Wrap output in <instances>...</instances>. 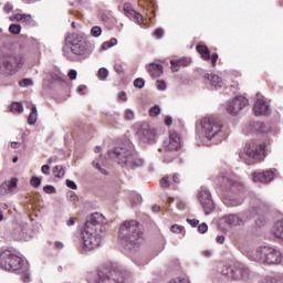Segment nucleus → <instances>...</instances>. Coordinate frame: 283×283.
Here are the masks:
<instances>
[{
	"instance_id": "58836bf2",
	"label": "nucleus",
	"mask_w": 283,
	"mask_h": 283,
	"mask_svg": "<svg viewBox=\"0 0 283 283\" xmlns=\"http://www.w3.org/2000/svg\"><path fill=\"white\" fill-rule=\"evenodd\" d=\"M44 193H56V188L54 186L46 185L43 187Z\"/></svg>"
},
{
	"instance_id": "b1692460",
	"label": "nucleus",
	"mask_w": 283,
	"mask_h": 283,
	"mask_svg": "<svg viewBox=\"0 0 283 283\" xmlns=\"http://www.w3.org/2000/svg\"><path fill=\"white\" fill-rule=\"evenodd\" d=\"M272 231L275 238L283 240V219L275 222Z\"/></svg>"
},
{
	"instance_id": "7ed1b4c3",
	"label": "nucleus",
	"mask_w": 283,
	"mask_h": 283,
	"mask_svg": "<svg viewBox=\"0 0 283 283\" xmlns=\"http://www.w3.org/2000/svg\"><path fill=\"white\" fill-rule=\"evenodd\" d=\"M201 132L205 138L211 140L214 145L227 139V132L224 130L222 123L211 117H205L201 120Z\"/></svg>"
},
{
	"instance_id": "a211bd4d",
	"label": "nucleus",
	"mask_w": 283,
	"mask_h": 283,
	"mask_svg": "<svg viewBox=\"0 0 283 283\" xmlns=\"http://www.w3.org/2000/svg\"><path fill=\"white\" fill-rule=\"evenodd\" d=\"M124 13L126 14V17H128V19H133V21H135V23H137L138 25H143V14L136 12L130 3L124 4Z\"/></svg>"
},
{
	"instance_id": "412c9836",
	"label": "nucleus",
	"mask_w": 283,
	"mask_h": 283,
	"mask_svg": "<svg viewBox=\"0 0 283 283\" xmlns=\"http://www.w3.org/2000/svg\"><path fill=\"white\" fill-rule=\"evenodd\" d=\"M206 78L209 81L211 87H214V90H221V87L224 85L222 77L217 74H207Z\"/></svg>"
},
{
	"instance_id": "6e6552de",
	"label": "nucleus",
	"mask_w": 283,
	"mask_h": 283,
	"mask_svg": "<svg viewBox=\"0 0 283 283\" xmlns=\"http://www.w3.org/2000/svg\"><path fill=\"white\" fill-rule=\"evenodd\" d=\"M254 260L262 264H280L282 252L271 247H263L256 251Z\"/></svg>"
},
{
	"instance_id": "ddd939ff",
	"label": "nucleus",
	"mask_w": 283,
	"mask_h": 283,
	"mask_svg": "<svg viewBox=\"0 0 283 283\" xmlns=\"http://www.w3.org/2000/svg\"><path fill=\"white\" fill-rule=\"evenodd\" d=\"M249 212H243L239 214H228L224 217V222L229 227H242L247 220H249Z\"/></svg>"
},
{
	"instance_id": "f03ea898",
	"label": "nucleus",
	"mask_w": 283,
	"mask_h": 283,
	"mask_svg": "<svg viewBox=\"0 0 283 283\" xmlns=\"http://www.w3.org/2000/svg\"><path fill=\"white\" fill-rule=\"evenodd\" d=\"M111 158H116V161L120 167L125 169H136L143 167V159L138 158V155L134 151V146L130 142H125L119 146H116L114 150L108 153Z\"/></svg>"
},
{
	"instance_id": "f3484780",
	"label": "nucleus",
	"mask_w": 283,
	"mask_h": 283,
	"mask_svg": "<svg viewBox=\"0 0 283 283\" xmlns=\"http://www.w3.org/2000/svg\"><path fill=\"white\" fill-rule=\"evenodd\" d=\"M217 185H220L223 189H235L240 187V182H238V180L224 175H220L217 178Z\"/></svg>"
},
{
	"instance_id": "bf43d9fd",
	"label": "nucleus",
	"mask_w": 283,
	"mask_h": 283,
	"mask_svg": "<svg viewBox=\"0 0 283 283\" xmlns=\"http://www.w3.org/2000/svg\"><path fill=\"white\" fill-rule=\"evenodd\" d=\"M85 90H87V86H86V85H80V86L77 87V92H78L80 94H83V92H85Z\"/></svg>"
},
{
	"instance_id": "774afa93",
	"label": "nucleus",
	"mask_w": 283,
	"mask_h": 283,
	"mask_svg": "<svg viewBox=\"0 0 283 283\" xmlns=\"http://www.w3.org/2000/svg\"><path fill=\"white\" fill-rule=\"evenodd\" d=\"M55 247H56V249H63V243H61V242H55Z\"/></svg>"
},
{
	"instance_id": "79ce46f5",
	"label": "nucleus",
	"mask_w": 283,
	"mask_h": 283,
	"mask_svg": "<svg viewBox=\"0 0 283 283\" xmlns=\"http://www.w3.org/2000/svg\"><path fill=\"white\" fill-rule=\"evenodd\" d=\"M209 227L207 226V223H201L198 226V231L199 233H207Z\"/></svg>"
},
{
	"instance_id": "0eeeda50",
	"label": "nucleus",
	"mask_w": 283,
	"mask_h": 283,
	"mask_svg": "<svg viewBox=\"0 0 283 283\" xmlns=\"http://www.w3.org/2000/svg\"><path fill=\"white\" fill-rule=\"evenodd\" d=\"M66 48H64V56L66 59H70V61H74V54L75 56H83L86 52L85 42L78 40V35L71 34L66 38Z\"/></svg>"
},
{
	"instance_id": "f704fd0d",
	"label": "nucleus",
	"mask_w": 283,
	"mask_h": 283,
	"mask_svg": "<svg viewBox=\"0 0 283 283\" xmlns=\"http://www.w3.org/2000/svg\"><path fill=\"white\" fill-rule=\"evenodd\" d=\"M242 199H235V198H232L229 200V207H240V205H242Z\"/></svg>"
},
{
	"instance_id": "a878e982",
	"label": "nucleus",
	"mask_w": 283,
	"mask_h": 283,
	"mask_svg": "<svg viewBox=\"0 0 283 283\" xmlns=\"http://www.w3.org/2000/svg\"><path fill=\"white\" fill-rule=\"evenodd\" d=\"M12 114H21L23 112V105L19 102H13L10 106Z\"/></svg>"
},
{
	"instance_id": "c03bdc74",
	"label": "nucleus",
	"mask_w": 283,
	"mask_h": 283,
	"mask_svg": "<svg viewBox=\"0 0 283 283\" xmlns=\"http://www.w3.org/2000/svg\"><path fill=\"white\" fill-rule=\"evenodd\" d=\"M67 76L71 81H76V76H78V73L76 72V70H71Z\"/></svg>"
},
{
	"instance_id": "e2e57ef3",
	"label": "nucleus",
	"mask_w": 283,
	"mask_h": 283,
	"mask_svg": "<svg viewBox=\"0 0 283 283\" xmlns=\"http://www.w3.org/2000/svg\"><path fill=\"white\" fill-rule=\"evenodd\" d=\"M22 281H23L24 283L30 282V274L25 273L24 275H22Z\"/></svg>"
},
{
	"instance_id": "de8ad7c7",
	"label": "nucleus",
	"mask_w": 283,
	"mask_h": 283,
	"mask_svg": "<svg viewBox=\"0 0 283 283\" xmlns=\"http://www.w3.org/2000/svg\"><path fill=\"white\" fill-rule=\"evenodd\" d=\"M41 171L44 176H50V165H43Z\"/></svg>"
},
{
	"instance_id": "3c124183",
	"label": "nucleus",
	"mask_w": 283,
	"mask_h": 283,
	"mask_svg": "<svg viewBox=\"0 0 283 283\" xmlns=\"http://www.w3.org/2000/svg\"><path fill=\"white\" fill-rule=\"evenodd\" d=\"M126 118L127 120H134V113L132 109H126Z\"/></svg>"
},
{
	"instance_id": "69168bd1",
	"label": "nucleus",
	"mask_w": 283,
	"mask_h": 283,
	"mask_svg": "<svg viewBox=\"0 0 283 283\" xmlns=\"http://www.w3.org/2000/svg\"><path fill=\"white\" fill-rule=\"evenodd\" d=\"M172 180L178 185V182H180V177L178 175H174Z\"/></svg>"
},
{
	"instance_id": "2f4dec72",
	"label": "nucleus",
	"mask_w": 283,
	"mask_h": 283,
	"mask_svg": "<svg viewBox=\"0 0 283 283\" xmlns=\"http://www.w3.org/2000/svg\"><path fill=\"white\" fill-rule=\"evenodd\" d=\"M160 115V106L155 105L149 109V116H151L153 118H156V116Z\"/></svg>"
},
{
	"instance_id": "393cba45",
	"label": "nucleus",
	"mask_w": 283,
	"mask_h": 283,
	"mask_svg": "<svg viewBox=\"0 0 283 283\" xmlns=\"http://www.w3.org/2000/svg\"><path fill=\"white\" fill-rule=\"evenodd\" d=\"M38 116H39V112L36 111V106L33 105L31 107V113H30V115L28 117V124L29 125H34L36 123Z\"/></svg>"
},
{
	"instance_id": "39448f33",
	"label": "nucleus",
	"mask_w": 283,
	"mask_h": 283,
	"mask_svg": "<svg viewBox=\"0 0 283 283\" xmlns=\"http://www.w3.org/2000/svg\"><path fill=\"white\" fill-rule=\"evenodd\" d=\"M23 67V57L12 54H2L0 57V70L7 76H14Z\"/></svg>"
},
{
	"instance_id": "2eb2a0df",
	"label": "nucleus",
	"mask_w": 283,
	"mask_h": 283,
	"mask_svg": "<svg viewBox=\"0 0 283 283\" xmlns=\"http://www.w3.org/2000/svg\"><path fill=\"white\" fill-rule=\"evenodd\" d=\"M165 149L168 151H176L180 149V136L176 132H171L167 140L164 142Z\"/></svg>"
},
{
	"instance_id": "bb28decb",
	"label": "nucleus",
	"mask_w": 283,
	"mask_h": 283,
	"mask_svg": "<svg viewBox=\"0 0 283 283\" xmlns=\"http://www.w3.org/2000/svg\"><path fill=\"white\" fill-rule=\"evenodd\" d=\"M114 45H118V40L113 38L109 41H106L102 44V50H109V48H114Z\"/></svg>"
},
{
	"instance_id": "4d7b16f0",
	"label": "nucleus",
	"mask_w": 283,
	"mask_h": 283,
	"mask_svg": "<svg viewBox=\"0 0 283 283\" xmlns=\"http://www.w3.org/2000/svg\"><path fill=\"white\" fill-rule=\"evenodd\" d=\"M4 12H12V10H13V7H12V4L11 3H7L6 6H4Z\"/></svg>"
},
{
	"instance_id": "8fccbe9b",
	"label": "nucleus",
	"mask_w": 283,
	"mask_h": 283,
	"mask_svg": "<svg viewBox=\"0 0 283 283\" xmlns=\"http://www.w3.org/2000/svg\"><path fill=\"white\" fill-rule=\"evenodd\" d=\"M154 34L156 39H163V34H165V31L163 29H157Z\"/></svg>"
},
{
	"instance_id": "4be33fe9",
	"label": "nucleus",
	"mask_w": 283,
	"mask_h": 283,
	"mask_svg": "<svg viewBox=\"0 0 283 283\" xmlns=\"http://www.w3.org/2000/svg\"><path fill=\"white\" fill-rule=\"evenodd\" d=\"M190 63H191V59L189 57H184L177 61L176 60L170 61L171 70L174 72H178L180 67H187V65H189Z\"/></svg>"
},
{
	"instance_id": "473e14b6",
	"label": "nucleus",
	"mask_w": 283,
	"mask_h": 283,
	"mask_svg": "<svg viewBox=\"0 0 283 283\" xmlns=\"http://www.w3.org/2000/svg\"><path fill=\"white\" fill-rule=\"evenodd\" d=\"M91 34L96 39L103 34V29H101V27H93L91 29Z\"/></svg>"
},
{
	"instance_id": "c756f323",
	"label": "nucleus",
	"mask_w": 283,
	"mask_h": 283,
	"mask_svg": "<svg viewBox=\"0 0 283 283\" xmlns=\"http://www.w3.org/2000/svg\"><path fill=\"white\" fill-rule=\"evenodd\" d=\"M107 76H109V71L107 69L102 67L98 70L97 77L99 78V81H105Z\"/></svg>"
},
{
	"instance_id": "603ef678",
	"label": "nucleus",
	"mask_w": 283,
	"mask_h": 283,
	"mask_svg": "<svg viewBox=\"0 0 283 283\" xmlns=\"http://www.w3.org/2000/svg\"><path fill=\"white\" fill-rule=\"evenodd\" d=\"M188 224L191 227H198L199 222L198 219H187Z\"/></svg>"
},
{
	"instance_id": "0e129e2a",
	"label": "nucleus",
	"mask_w": 283,
	"mask_h": 283,
	"mask_svg": "<svg viewBox=\"0 0 283 283\" xmlns=\"http://www.w3.org/2000/svg\"><path fill=\"white\" fill-rule=\"evenodd\" d=\"M151 209L154 213H158V211H160V206L155 205L151 207Z\"/></svg>"
},
{
	"instance_id": "c9c22d12",
	"label": "nucleus",
	"mask_w": 283,
	"mask_h": 283,
	"mask_svg": "<svg viewBox=\"0 0 283 283\" xmlns=\"http://www.w3.org/2000/svg\"><path fill=\"white\" fill-rule=\"evenodd\" d=\"M10 266H13L11 268L10 272L14 273L15 271H21V269H23V262L18 264H14V262H10Z\"/></svg>"
},
{
	"instance_id": "20e7f679",
	"label": "nucleus",
	"mask_w": 283,
	"mask_h": 283,
	"mask_svg": "<svg viewBox=\"0 0 283 283\" xmlns=\"http://www.w3.org/2000/svg\"><path fill=\"white\" fill-rule=\"evenodd\" d=\"M140 230L138 229V222L135 220L126 221L119 227V240L126 247L137 245L140 242Z\"/></svg>"
},
{
	"instance_id": "f257e3e1",
	"label": "nucleus",
	"mask_w": 283,
	"mask_h": 283,
	"mask_svg": "<svg viewBox=\"0 0 283 283\" xmlns=\"http://www.w3.org/2000/svg\"><path fill=\"white\" fill-rule=\"evenodd\" d=\"M105 231V217L95 212L84 224L82 231V253H90L101 247L103 242V233Z\"/></svg>"
},
{
	"instance_id": "338daca9",
	"label": "nucleus",
	"mask_w": 283,
	"mask_h": 283,
	"mask_svg": "<svg viewBox=\"0 0 283 283\" xmlns=\"http://www.w3.org/2000/svg\"><path fill=\"white\" fill-rule=\"evenodd\" d=\"M74 218H71L69 221H67V226L69 227H72V226H74Z\"/></svg>"
},
{
	"instance_id": "a19ab883",
	"label": "nucleus",
	"mask_w": 283,
	"mask_h": 283,
	"mask_svg": "<svg viewBox=\"0 0 283 283\" xmlns=\"http://www.w3.org/2000/svg\"><path fill=\"white\" fill-rule=\"evenodd\" d=\"M19 85H20V87H28V86L32 85V80L25 78L23 81H20Z\"/></svg>"
},
{
	"instance_id": "09e8293b",
	"label": "nucleus",
	"mask_w": 283,
	"mask_h": 283,
	"mask_svg": "<svg viewBox=\"0 0 283 283\" xmlns=\"http://www.w3.org/2000/svg\"><path fill=\"white\" fill-rule=\"evenodd\" d=\"M93 167H96L98 169V171H101V174H104V176H107V171L103 168H101V165H98V163L93 161Z\"/></svg>"
},
{
	"instance_id": "aec40b11",
	"label": "nucleus",
	"mask_w": 283,
	"mask_h": 283,
	"mask_svg": "<svg viewBox=\"0 0 283 283\" xmlns=\"http://www.w3.org/2000/svg\"><path fill=\"white\" fill-rule=\"evenodd\" d=\"M273 178H275L274 171L259 172L254 174L253 182H261L262 185H268V182H271Z\"/></svg>"
},
{
	"instance_id": "6e6d98bb",
	"label": "nucleus",
	"mask_w": 283,
	"mask_h": 283,
	"mask_svg": "<svg viewBox=\"0 0 283 283\" xmlns=\"http://www.w3.org/2000/svg\"><path fill=\"white\" fill-rule=\"evenodd\" d=\"M114 70H115V72H117V74H123V65L116 64L114 66Z\"/></svg>"
},
{
	"instance_id": "f8f14e48",
	"label": "nucleus",
	"mask_w": 283,
	"mask_h": 283,
	"mask_svg": "<svg viewBox=\"0 0 283 283\" xmlns=\"http://www.w3.org/2000/svg\"><path fill=\"white\" fill-rule=\"evenodd\" d=\"M253 112L255 116H269L271 114V105L263 96H259L254 102Z\"/></svg>"
},
{
	"instance_id": "5701e85b",
	"label": "nucleus",
	"mask_w": 283,
	"mask_h": 283,
	"mask_svg": "<svg viewBox=\"0 0 283 283\" xmlns=\"http://www.w3.org/2000/svg\"><path fill=\"white\" fill-rule=\"evenodd\" d=\"M148 72L153 78H158L163 74V65L159 64H149Z\"/></svg>"
},
{
	"instance_id": "37998d69",
	"label": "nucleus",
	"mask_w": 283,
	"mask_h": 283,
	"mask_svg": "<svg viewBox=\"0 0 283 283\" xmlns=\"http://www.w3.org/2000/svg\"><path fill=\"white\" fill-rule=\"evenodd\" d=\"M22 22L23 23H32V15L22 13Z\"/></svg>"
},
{
	"instance_id": "ea45409f",
	"label": "nucleus",
	"mask_w": 283,
	"mask_h": 283,
	"mask_svg": "<svg viewBox=\"0 0 283 283\" xmlns=\"http://www.w3.org/2000/svg\"><path fill=\"white\" fill-rule=\"evenodd\" d=\"M160 187H163V189H167V187H169V178L168 177H164L160 181H159Z\"/></svg>"
},
{
	"instance_id": "e433bc0d",
	"label": "nucleus",
	"mask_w": 283,
	"mask_h": 283,
	"mask_svg": "<svg viewBox=\"0 0 283 283\" xmlns=\"http://www.w3.org/2000/svg\"><path fill=\"white\" fill-rule=\"evenodd\" d=\"M184 229H185V227H182V226L174 224V226H171L170 231L172 233H182Z\"/></svg>"
},
{
	"instance_id": "cd10ccee",
	"label": "nucleus",
	"mask_w": 283,
	"mask_h": 283,
	"mask_svg": "<svg viewBox=\"0 0 283 283\" xmlns=\"http://www.w3.org/2000/svg\"><path fill=\"white\" fill-rule=\"evenodd\" d=\"M53 174L55 178H63V176H65V169L63 168V166H55L53 168Z\"/></svg>"
},
{
	"instance_id": "1a4fd4ad",
	"label": "nucleus",
	"mask_w": 283,
	"mask_h": 283,
	"mask_svg": "<svg viewBox=\"0 0 283 283\" xmlns=\"http://www.w3.org/2000/svg\"><path fill=\"white\" fill-rule=\"evenodd\" d=\"M10 262H13V264H23V261L18 255H14L11 251L6 250L0 253V269L2 271H12V265H10Z\"/></svg>"
},
{
	"instance_id": "052dcab7",
	"label": "nucleus",
	"mask_w": 283,
	"mask_h": 283,
	"mask_svg": "<svg viewBox=\"0 0 283 283\" xmlns=\"http://www.w3.org/2000/svg\"><path fill=\"white\" fill-rule=\"evenodd\" d=\"M261 283H275V279L273 277H266Z\"/></svg>"
},
{
	"instance_id": "9b49d317",
	"label": "nucleus",
	"mask_w": 283,
	"mask_h": 283,
	"mask_svg": "<svg viewBox=\"0 0 283 283\" xmlns=\"http://www.w3.org/2000/svg\"><path fill=\"white\" fill-rule=\"evenodd\" d=\"M138 138L142 143H155L156 142V130L149 127V125L144 124L137 132Z\"/></svg>"
},
{
	"instance_id": "49530a36",
	"label": "nucleus",
	"mask_w": 283,
	"mask_h": 283,
	"mask_svg": "<svg viewBox=\"0 0 283 283\" xmlns=\"http://www.w3.org/2000/svg\"><path fill=\"white\" fill-rule=\"evenodd\" d=\"M157 90L165 91L167 90V84L165 81H157Z\"/></svg>"
},
{
	"instance_id": "c85d7f7f",
	"label": "nucleus",
	"mask_w": 283,
	"mask_h": 283,
	"mask_svg": "<svg viewBox=\"0 0 283 283\" xmlns=\"http://www.w3.org/2000/svg\"><path fill=\"white\" fill-rule=\"evenodd\" d=\"M232 279L240 280V277H247V270H235L232 271Z\"/></svg>"
},
{
	"instance_id": "864d4df0",
	"label": "nucleus",
	"mask_w": 283,
	"mask_h": 283,
	"mask_svg": "<svg viewBox=\"0 0 283 283\" xmlns=\"http://www.w3.org/2000/svg\"><path fill=\"white\" fill-rule=\"evenodd\" d=\"M66 187H69L70 189H76V182L67 179L66 180Z\"/></svg>"
},
{
	"instance_id": "680f3d73",
	"label": "nucleus",
	"mask_w": 283,
	"mask_h": 283,
	"mask_svg": "<svg viewBox=\"0 0 283 283\" xmlns=\"http://www.w3.org/2000/svg\"><path fill=\"white\" fill-rule=\"evenodd\" d=\"M218 244H224V235L217 237Z\"/></svg>"
},
{
	"instance_id": "423d86ee",
	"label": "nucleus",
	"mask_w": 283,
	"mask_h": 283,
	"mask_svg": "<svg viewBox=\"0 0 283 283\" xmlns=\"http://www.w3.org/2000/svg\"><path fill=\"white\" fill-rule=\"evenodd\" d=\"M264 144H259L256 142H249L245 144L244 149L239 154V158L243 160L247 165H253L260 158V154L264 151Z\"/></svg>"
},
{
	"instance_id": "6ab92c4d",
	"label": "nucleus",
	"mask_w": 283,
	"mask_h": 283,
	"mask_svg": "<svg viewBox=\"0 0 283 283\" xmlns=\"http://www.w3.org/2000/svg\"><path fill=\"white\" fill-rule=\"evenodd\" d=\"M197 51L199 52L203 61H211L212 67H216V63L218 62V53H213L211 55V53L209 52V48L205 45H198Z\"/></svg>"
},
{
	"instance_id": "4468645a",
	"label": "nucleus",
	"mask_w": 283,
	"mask_h": 283,
	"mask_svg": "<svg viewBox=\"0 0 283 283\" xmlns=\"http://www.w3.org/2000/svg\"><path fill=\"white\" fill-rule=\"evenodd\" d=\"M199 200L203 207L206 216H209V213H211V211H213L214 209L213 200L211 199V193L208 192V190H202L199 195Z\"/></svg>"
},
{
	"instance_id": "5fc2aeb1",
	"label": "nucleus",
	"mask_w": 283,
	"mask_h": 283,
	"mask_svg": "<svg viewBox=\"0 0 283 283\" xmlns=\"http://www.w3.org/2000/svg\"><path fill=\"white\" fill-rule=\"evenodd\" d=\"M172 123H174V119L171 118V116H166L165 117V125L167 127H170V125H172Z\"/></svg>"
},
{
	"instance_id": "9d476101",
	"label": "nucleus",
	"mask_w": 283,
	"mask_h": 283,
	"mask_svg": "<svg viewBox=\"0 0 283 283\" xmlns=\"http://www.w3.org/2000/svg\"><path fill=\"white\" fill-rule=\"evenodd\" d=\"M249 105V99L244 96H237L232 101H230L226 105V109L228 114H231L232 116H238V114Z\"/></svg>"
},
{
	"instance_id": "7c9ffc66",
	"label": "nucleus",
	"mask_w": 283,
	"mask_h": 283,
	"mask_svg": "<svg viewBox=\"0 0 283 283\" xmlns=\"http://www.w3.org/2000/svg\"><path fill=\"white\" fill-rule=\"evenodd\" d=\"M30 185L31 187H33L34 189H39V187H41V178L33 176L30 179Z\"/></svg>"
},
{
	"instance_id": "13d9d810",
	"label": "nucleus",
	"mask_w": 283,
	"mask_h": 283,
	"mask_svg": "<svg viewBox=\"0 0 283 283\" xmlns=\"http://www.w3.org/2000/svg\"><path fill=\"white\" fill-rule=\"evenodd\" d=\"M118 98H119V101H127V94H125V92H120L118 94Z\"/></svg>"
},
{
	"instance_id": "dca6fc26",
	"label": "nucleus",
	"mask_w": 283,
	"mask_h": 283,
	"mask_svg": "<svg viewBox=\"0 0 283 283\" xmlns=\"http://www.w3.org/2000/svg\"><path fill=\"white\" fill-rule=\"evenodd\" d=\"M19 191V179L11 178L1 184L0 186V193H17Z\"/></svg>"
},
{
	"instance_id": "4c0bfd02",
	"label": "nucleus",
	"mask_w": 283,
	"mask_h": 283,
	"mask_svg": "<svg viewBox=\"0 0 283 283\" xmlns=\"http://www.w3.org/2000/svg\"><path fill=\"white\" fill-rule=\"evenodd\" d=\"M134 86L138 87V90H143V87H145V80L143 78H136L134 81Z\"/></svg>"
},
{
	"instance_id": "a18cd8bd",
	"label": "nucleus",
	"mask_w": 283,
	"mask_h": 283,
	"mask_svg": "<svg viewBox=\"0 0 283 283\" xmlns=\"http://www.w3.org/2000/svg\"><path fill=\"white\" fill-rule=\"evenodd\" d=\"M10 21H23V13H17L10 17Z\"/></svg>"
},
{
	"instance_id": "72a5a7b5",
	"label": "nucleus",
	"mask_w": 283,
	"mask_h": 283,
	"mask_svg": "<svg viewBox=\"0 0 283 283\" xmlns=\"http://www.w3.org/2000/svg\"><path fill=\"white\" fill-rule=\"evenodd\" d=\"M9 31L11 32V34H19L21 32V25H19V24H11L9 27Z\"/></svg>"
}]
</instances>
